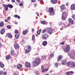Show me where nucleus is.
I'll return each instance as SVG.
<instances>
[{
  "label": "nucleus",
  "mask_w": 75,
  "mask_h": 75,
  "mask_svg": "<svg viewBox=\"0 0 75 75\" xmlns=\"http://www.w3.org/2000/svg\"><path fill=\"white\" fill-rule=\"evenodd\" d=\"M41 62V59L39 58H36L35 60L33 61L32 62V65L33 67H37L40 64Z\"/></svg>",
  "instance_id": "nucleus-1"
},
{
  "label": "nucleus",
  "mask_w": 75,
  "mask_h": 75,
  "mask_svg": "<svg viewBox=\"0 0 75 75\" xmlns=\"http://www.w3.org/2000/svg\"><path fill=\"white\" fill-rule=\"evenodd\" d=\"M3 7L4 8H5L6 11H7L8 10V7L10 8H12L13 7V5L10 4L7 5L4 4L3 5Z\"/></svg>",
  "instance_id": "nucleus-2"
},
{
  "label": "nucleus",
  "mask_w": 75,
  "mask_h": 75,
  "mask_svg": "<svg viewBox=\"0 0 75 75\" xmlns=\"http://www.w3.org/2000/svg\"><path fill=\"white\" fill-rule=\"evenodd\" d=\"M42 40H47L49 37V35L47 33L43 34L42 36Z\"/></svg>",
  "instance_id": "nucleus-3"
},
{
  "label": "nucleus",
  "mask_w": 75,
  "mask_h": 75,
  "mask_svg": "<svg viewBox=\"0 0 75 75\" xmlns=\"http://www.w3.org/2000/svg\"><path fill=\"white\" fill-rule=\"evenodd\" d=\"M26 47L28 50H25V52L26 53L30 52V51H31V46L28 45L27 46H26Z\"/></svg>",
  "instance_id": "nucleus-4"
},
{
  "label": "nucleus",
  "mask_w": 75,
  "mask_h": 75,
  "mask_svg": "<svg viewBox=\"0 0 75 75\" xmlns=\"http://www.w3.org/2000/svg\"><path fill=\"white\" fill-rule=\"evenodd\" d=\"M48 11L50 13H52L53 15H54V8L51 7L49 8Z\"/></svg>",
  "instance_id": "nucleus-5"
},
{
  "label": "nucleus",
  "mask_w": 75,
  "mask_h": 75,
  "mask_svg": "<svg viewBox=\"0 0 75 75\" xmlns=\"http://www.w3.org/2000/svg\"><path fill=\"white\" fill-rule=\"evenodd\" d=\"M47 32L49 34H51L52 33V28H47Z\"/></svg>",
  "instance_id": "nucleus-6"
},
{
  "label": "nucleus",
  "mask_w": 75,
  "mask_h": 75,
  "mask_svg": "<svg viewBox=\"0 0 75 75\" xmlns=\"http://www.w3.org/2000/svg\"><path fill=\"white\" fill-rule=\"evenodd\" d=\"M70 50V46L68 45H67L66 48L65 49V51L66 52H68Z\"/></svg>",
  "instance_id": "nucleus-7"
},
{
  "label": "nucleus",
  "mask_w": 75,
  "mask_h": 75,
  "mask_svg": "<svg viewBox=\"0 0 75 75\" xmlns=\"http://www.w3.org/2000/svg\"><path fill=\"white\" fill-rule=\"evenodd\" d=\"M14 48L15 49H17L19 48V45L18 44L15 43L14 45Z\"/></svg>",
  "instance_id": "nucleus-8"
},
{
  "label": "nucleus",
  "mask_w": 75,
  "mask_h": 75,
  "mask_svg": "<svg viewBox=\"0 0 75 75\" xmlns=\"http://www.w3.org/2000/svg\"><path fill=\"white\" fill-rule=\"evenodd\" d=\"M5 33V28H2L1 30L0 33L1 34H4Z\"/></svg>",
  "instance_id": "nucleus-9"
},
{
  "label": "nucleus",
  "mask_w": 75,
  "mask_h": 75,
  "mask_svg": "<svg viewBox=\"0 0 75 75\" xmlns=\"http://www.w3.org/2000/svg\"><path fill=\"white\" fill-rule=\"evenodd\" d=\"M70 9L71 10H75V4H73L71 5L70 7Z\"/></svg>",
  "instance_id": "nucleus-10"
},
{
  "label": "nucleus",
  "mask_w": 75,
  "mask_h": 75,
  "mask_svg": "<svg viewBox=\"0 0 75 75\" xmlns=\"http://www.w3.org/2000/svg\"><path fill=\"white\" fill-rule=\"evenodd\" d=\"M73 74H74V72L72 71H68L66 72V74L67 75H72Z\"/></svg>",
  "instance_id": "nucleus-11"
},
{
  "label": "nucleus",
  "mask_w": 75,
  "mask_h": 75,
  "mask_svg": "<svg viewBox=\"0 0 75 75\" xmlns=\"http://www.w3.org/2000/svg\"><path fill=\"white\" fill-rule=\"evenodd\" d=\"M51 2L53 4H56L58 3V0H51Z\"/></svg>",
  "instance_id": "nucleus-12"
},
{
  "label": "nucleus",
  "mask_w": 75,
  "mask_h": 75,
  "mask_svg": "<svg viewBox=\"0 0 75 75\" xmlns=\"http://www.w3.org/2000/svg\"><path fill=\"white\" fill-rule=\"evenodd\" d=\"M25 65L27 67H28V68H30V67H31V64H30V63H28V62H25Z\"/></svg>",
  "instance_id": "nucleus-13"
},
{
  "label": "nucleus",
  "mask_w": 75,
  "mask_h": 75,
  "mask_svg": "<svg viewBox=\"0 0 75 75\" xmlns=\"http://www.w3.org/2000/svg\"><path fill=\"white\" fill-rule=\"evenodd\" d=\"M47 41H43L42 42V45L43 46H46L47 45Z\"/></svg>",
  "instance_id": "nucleus-14"
},
{
  "label": "nucleus",
  "mask_w": 75,
  "mask_h": 75,
  "mask_svg": "<svg viewBox=\"0 0 75 75\" xmlns=\"http://www.w3.org/2000/svg\"><path fill=\"white\" fill-rule=\"evenodd\" d=\"M67 66L69 67V68H71V63L70 62H68L67 63Z\"/></svg>",
  "instance_id": "nucleus-15"
},
{
  "label": "nucleus",
  "mask_w": 75,
  "mask_h": 75,
  "mask_svg": "<svg viewBox=\"0 0 75 75\" xmlns=\"http://www.w3.org/2000/svg\"><path fill=\"white\" fill-rule=\"evenodd\" d=\"M74 67H75V62H73L71 63V66H70V68H74Z\"/></svg>",
  "instance_id": "nucleus-16"
},
{
  "label": "nucleus",
  "mask_w": 75,
  "mask_h": 75,
  "mask_svg": "<svg viewBox=\"0 0 75 75\" xmlns=\"http://www.w3.org/2000/svg\"><path fill=\"white\" fill-rule=\"evenodd\" d=\"M67 63L66 60H63L62 61V65H65Z\"/></svg>",
  "instance_id": "nucleus-17"
},
{
  "label": "nucleus",
  "mask_w": 75,
  "mask_h": 75,
  "mask_svg": "<svg viewBox=\"0 0 75 75\" xmlns=\"http://www.w3.org/2000/svg\"><path fill=\"white\" fill-rule=\"evenodd\" d=\"M60 8L61 10H65V5H62L60 6Z\"/></svg>",
  "instance_id": "nucleus-18"
},
{
  "label": "nucleus",
  "mask_w": 75,
  "mask_h": 75,
  "mask_svg": "<svg viewBox=\"0 0 75 75\" xmlns=\"http://www.w3.org/2000/svg\"><path fill=\"white\" fill-rule=\"evenodd\" d=\"M69 23H71V24H73L74 23V21L72 20V19L71 18L69 19Z\"/></svg>",
  "instance_id": "nucleus-19"
},
{
  "label": "nucleus",
  "mask_w": 75,
  "mask_h": 75,
  "mask_svg": "<svg viewBox=\"0 0 75 75\" xmlns=\"http://www.w3.org/2000/svg\"><path fill=\"white\" fill-rule=\"evenodd\" d=\"M62 16H67V12L66 11H64L62 12Z\"/></svg>",
  "instance_id": "nucleus-20"
},
{
  "label": "nucleus",
  "mask_w": 75,
  "mask_h": 75,
  "mask_svg": "<svg viewBox=\"0 0 75 75\" xmlns=\"http://www.w3.org/2000/svg\"><path fill=\"white\" fill-rule=\"evenodd\" d=\"M48 71V68L43 69L42 70V72H46Z\"/></svg>",
  "instance_id": "nucleus-21"
},
{
  "label": "nucleus",
  "mask_w": 75,
  "mask_h": 75,
  "mask_svg": "<svg viewBox=\"0 0 75 75\" xmlns=\"http://www.w3.org/2000/svg\"><path fill=\"white\" fill-rule=\"evenodd\" d=\"M14 55V50H12L11 51V55Z\"/></svg>",
  "instance_id": "nucleus-22"
},
{
  "label": "nucleus",
  "mask_w": 75,
  "mask_h": 75,
  "mask_svg": "<svg viewBox=\"0 0 75 75\" xmlns=\"http://www.w3.org/2000/svg\"><path fill=\"white\" fill-rule=\"evenodd\" d=\"M28 30H25L22 33L23 35H25V34H27V33H28Z\"/></svg>",
  "instance_id": "nucleus-23"
},
{
  "label": "nucleus",
  "mask_w": 75,
  "mask_h": 75,
  "mask_svg": "<svg viewBox=\"0 0 75 75\" xmlns=\"http://www.w3.org/2000/svg\"><path fill=\"white\" fill-rule=\"evenodd\" d=\"M7 34L8 35L7 36L8 37L10 38H12V35L11 34L8 33Z\"/></svg>",
  "instance_id": "nucleus-24"
},
{
  "label": "nucleus",
  "mask_w": 75,
  "mask_h": 75,
  "mask_svg": "<svg viewBox=\"0 0 75 75\" xmlns=\"http://www.w3.org/2000/svg\"><path fill=\"white\" fill-rule=\"evenodd\" d=\"M22 67V65L21 64L18 65L17 66V68L18 69H21Z\"/></svg>",
  "instance_id": "nucleus-25"
},
{
  "label": "nucleus",
  "mask_w": 75,
  "mask_h": 75,
  "mask_svg": "<svg viewBox=\"0 0 75 75\" xmlns=\"http://www.w3.org/2000/svg\"><path fill=\"white\" fill-rule=\"evenodd\" d=\"M4 22L3 21H1L0 23V27H3L4 26Z\"/></svg>",
  "instance_id": "nucleus-26"
},
{
  "label": "nucleus",
  "mask_w": 75,
  "mask_h": 75,
  "mask_svg": "<svg viewBox=\"0 0 75 75\" xmlns=\"http://www.w3.org/2000/svg\"><path fill=\"white\" fill-rule=\"evenodd\" d=\"M14 17L15 18H17L18 19H20V17L17 15H15Z\"/></svg>",
  "instance_id": "nucleus-27"
},
{
  "label": "nucleus",
  "mask_w": 75,
  "mask_h": 75,
  "mask_svg": "<svg viewBox=\"0 0 75 75\" xmlns=\"http://www.w3.org/2000/svg\"><path fill=\"white\" fill-rule=\"evenodd\" d=\"M0 65L1 68H4V64L2 63L1 62H0Z\"/></svg>",
  "instance_id": "nucleus-28"
},
{
  "label": "nucleus",
  "mask_w": 75,
  "mask_h": 75,
  "mask_svg": "<svg viewBox=\"0 0 75 75\" xmlns=\"http://www.w3.org/2000/svg\"><path fill=\"white\" fill-rule=\"evenodd\" d=\"M62 19L63 20H66V18H67V16H62Z\"/></svg>",
  "instance_id": "nucleus-29"
},
{
  "label": "nucleus",
  "mask_w": 75,
  "mask_h": 75,
  "mask_svg": "<svg viewBox=\"0 0 75 75\" xmlns=\"http://www.w3.org/2000/svg\"><path fill=\"white\" fill-rule=\"evenodd\" d=\"M40 33H41V29L38 30L37 32V34H38V35H40Z\"/></svg>",
  "instance_id": "nucleus-30"
},
{
  "label": "nucleus",
  "mask_w": 75,
  "mask_h": 75,
  "mask_svg": "<svg viewBox=\"0 0 75 75\" xmlns=\"http://www.w3.org/2000/svg\"><path fill=\"white\" fill-rule=\"evenodd\" d=\"M62 57H58L57 59V61H59V60H61V59H62Z\"/></svg>",
  "instance_id": "nucleus-31"
},
{
  "label": "nucleus",
  "mask_w": 75,
  "mask_h": 75,
  "mask_svg": "<svg viewBox=\"0 0 75 75\" xmlns=\"http://www.w3.org/2000/svg\"><path fill=\"white\" fill-rule=\"evenodd\" d=\"M32 40L33 41H34L35 40V36L34 35H32Z\"/></svg>",
  "instance_id": "nucleus-32"
},
{
  "label": "nucleus",
  "mask_w": 75,
  "mask_h": 75,
  "mask_svg": "<svg viewBox=\"0 0 75 75\" xmlns=\"http://www.w3.org/2000/svg\"><path fill=\"white\" fill-rule=\"evenodd\" d=\"M15 37L16 38H17H17H18V37H19V36H20V34H18V35H15Z\"/></svg>",
  "instance_id": "nucleus-33"
},
{
  "label": "nucleus",
  "mask_w": 75,
  "mask_h": 75,
  "mask_svg": "<svg viewBox=\"0 0 75 75\" xmlns=\"http://www.w3.org/2000/svg\"><path fill=\"white\" fill-rule=\"evenodd\" d=\"M11 57H6V59L7 60H8V59H10V58H11Z\"/></svg>",
  "instance_id": "nucleus-34"
},
{
  "label": "nucleus",
  "mask_w": 75,
  "mask_h": 75,
  "mask_svg": "<svg viewBox=\"0 0 75 75\" xmlns=\"http://www.w3.org/2000/svg\"><path fill=\"white\" fill-rule=\"evenodd\" d=\"M14 32L15 34H18V31L17 30H16Z\"/></svg>",
  "instance_id": "nucleus-35"
},
{
  "label": "nucleus",
  "mask_w": 75,
  "mask_h": 75,
  "mask_svg": "<svg viewBox=\"0 0 75 75\" xmlns=\"http://www.w3.org/2000/svg\"><path fill=\"white\" fill-rule=\"evenodd\" d=\"M63 25V27H64V28H65L67 27V26H66V25H65V24L64 23Z\"/></svg>",
  "instance_id": "nucleus-36"
},
{
  "label": "nucleus",
  "mask_w": 75,
  "mask_h": 75,
  "mask_svg": "<svg viewBox=\"0 0 75 75\" xmlns=\"http://www.w3.org/2000/svg\"><path fill=\"white\" fill-rule=\"evenodd\" d=\"M2 74L3 75V71H0V75H2Z\"/></svg>",
  "instance_id": "nucleus-37"
},
{
  "label": "nucleus",
  "mask_w": 75,
  "mask_h": 75,
  "mask_svg": "<svg viewBox=\"0 0 75 75\" xmlns=\"http://www.w3.org/2000/svg\"><path fill=\"white\" fill-rule=\"evenodd\" d=\"M7 28H8V29H11V27L9 25H8L7 26Z\"/></svg>",
  "instance_id": "nucleus-38"
},
{
  "label": "nucleus",
  "mask_w": 75,
  "mask_h": 75,
  "mask_svg": "<svg viewBox=\"0 0 75 75\" xmlns=\"http://www.w3.org/2000/svg\"><path fill=\"white\" fill-rule=\"evenodd\" d=\"M47 31V30L45 29H44L43 30L42 33H45Z\"/></svg>",
  "instance_id": "nucleus-39"
},
{
  "label": "nucleus",
  "mask_w": 75,
  "mask_h": 75,
  "mask_svg": "<svg viewBox=\"0 0 75 75\" xmlns=\"http://www.w3.org/2000/svg\"><path fill=\"white\" fill-rule=\"evenodd\" d=\"M41 23L42 24H45V23H46L45 22V21H42V22H41Z\"/></svg>",
  "instance_id": "nucleus-40"
},
{
  "label": "nucleus",
  "mask_w": 75,
  "mask_h": 75,
  "mask_svg": "<svg viewBox=\"0 0 75 75\" xmlns=\"http://www.w3.org/2000/svg\"><path fill=\"white\" fill-rule=\"evenodd\" d=\"M7 71H4V74L3 73L4 75H7Z\"/></svg>",
  "instance_id": "nucleus-41"
},
{
  "label": "nucleus",
  "mask_w": 75,
  "mask_h": 75,
  "mask_svg": "<svg viewBox=\"0 0 75 75\" xmlns=\"http://www.w3.org/2000/svg\"><path fill=\"white\" fill-rule=\"evenodd\" d=\"M19 6H23V4L22 3H20L19 4Z\"/></svg>",
  "instance_id": "nucleus-42"
},
{
  "label": "nucleus",
  "mask_w": 75,
  "mask_h": 75,
  "mask_svg": "<svg viewBox=\"0 0 75 75\" xmlns=\"http://www.w3.org/2000/svg\"><path fill=\"white\" fill-rule=\"evenodd\" d=\"M50 57H54V54L52 53L50 55Z\"/></svg>",
  "instance_id": "nucleus-43"
},
{
  "label": "nucleus",
  "mask_w": 75,
  "mask_h": 75,
  "mask_svg": "<svg viewBox=\"0 0 75 75\" xmlns=\"http://www.w3.org/2000/svg\"><path fill=\"white\" fill-rule=\"evenodd\" d=\"M32 3H35L36 1V0H31Z\"/></svg>",
  "instance_id": "nucleus-44"
},
{
  "label": "nucleus",
  "mask_w": 75,
  "mask_h": 75,
  "mask_svg": "<svg viewBox=\"0 0 75 75\" xmlns=\"http://www.w3.org/2000/svg\"><path fill=\"white\" fill-rule=\"evenodd\" d=\"M72 18H73V19L74 20H75V15H73L72 16Z\"/></svg>",
  "instance_id": "nucleus-45"
},
{
  "label": "nucleus",
  "mask_w": 75,
  "mask_h": 75,
  "mask_svg": "<svg viewBox=\"0 0 75 75\" xmlns=\"http://www.w3.org/2000/svg\"><path fill=\"white\" fill-rule=\"evenodd\" d=\"M55 66H56V67H58V63H55Z\"/></svg>",
  "instance_id": "nucleus-46"
},
{
  "label": "nucleus",
  "mask_w": 75,
  "mask_h": 75,
  "mask_svg": "<svg viewBox=\"0 0 75 75\" xmlns=\"http://www.w3.org/2000/svg\"><path fill=\"white\" fill-rule=\"evenodd\" d=\"M65 44V43L64 42H62L61 43H60V45H64V44Z\"/></svg>",
  "instance_id": "nucleus-47"
},
{
  "label": "nucleus",
  "mask_w": 75,
  "mask_h": 75,
  "mask_svg": "<svg viewBox=\"0 0 75 75\" xmlns=\"http://www.w3.org/2000/svg\"><path fill=\"white\" fill-rule=\"evenodd\" d=\"M32 32H34V31H35V30H34V29L32 28Z\"/></svg>",
  "instance_id": "nucleus-48"
},
{
  "label": "nucleus",
  "mask_w": 75,
  "mask_h": 75,
  "mask_svg": "<svg viewBox=\"0 0 75 75\" xmlns=\"http://www.w3.org/2000/svg\"><path fill=\"white\" fill-rule=\"evenodd\" d=\"M38 12H36V14H37V16H40V15H39V14L38 13Z\"/></svg>",
  "instance_id": "nucleus-49"
},
{
  "label": "nucleus",
  "mask_w": 75,
  "mask_h": 75,
  "mask_svg": "<svg viewBox=\"0 0 75 75\" xmlns=\"http://www.w3.org/2000/svg\"><path fill=\"white\" fill-rule=\"evenodd\" d=\"M10 18H10V17H8V20H10Z\"/></svg>",
  "instance_id": "nucleus-50"
},
{
  "label": "nucleus",
  "mask_w": 75,
  "mask_h": 75,
  "mask_svg": "<svg viewBox=\"0 0 75 75\" xmlns=\"http://www.w3.org/2000/svg\"><path fill=\"white\" fill-rule=\"evenodd\" d=\"M37 4H34V6L35 7H36V6H37Z\"/></svg>",
  "instance_id": "nucleus-51"
},
{
  "label": "nucleus",
  "mask_w": 75,
  "mask_h": 75,
  "mask_svg": "<svg viewBox=\"0 0 75 75\" xmlns=\"http://www.w3.org/2000/svg\"><path fill=\"white\" fill-rule=\"evenodd\" d=\"M12 3H14V2H15V0H12Z\"/></svg>",
  "instance_id": "nucleus-52"
},
{
  "label": "nucleus",
  "mask_w": 75,
  "mask_h": 75,
  "mask_svg": "<svg viewBox=\"0 0 75 75\" xmlns=\"http://www.w3.org/2000/svg\"><path fill=\"white\" fill-rule=\"evenodd\" d=\"M41 68L42 69H44V66H41Z\"/></svg>",
  "instance_id": "nucleus-53"
},
{
  "label": "nucleus",
  "mask_w": 75,
  "mask_h": 75,
  "mask_svg": "<svg viewBox=\"0 0 75 75\" xmlns=\"http://www.w3.org/2000/svg\"><path fill=\"white\" fill-rule=\"evenodd\" d=\"M66 5L67 6H68V3H67L66 4Z\"/></svg>",
  "instance_id": "nucleus-54"
},
{
  "label": "nucleus",
  "mask_w": 75,
  "mask_h": 75,
  "mask_svg": "<svg viewBox=\"0 0 75 75\" xmlns=\"http://www.w3.org/2000/svg\"><path fill=\"white\" fill-rule=\"evenodd\" d=\"M14 75H17V74L16 73H15L14 74Z\"/></svg>",
  "instance_id": "nucleus-55"
},
{
  "label": "nucleus",
  "mask_w": 75,
  "mask_h": 75,
  "mask_svg": "<svg viewBox=\"0 0 75 75\" xmlns=\"http://www.w3.org/2000/svg\"><path fill=\"white\" fill-rule=\"evenodd\" d=\"M2 46V44H1V43H0V47H1Z\"/></svg>",
  "instance_id": "nucleus-56"
},
{
  "label": "nucleus",
  "mask_w": 75,
  "mask_h": 75,
  "mask_svg": "<svg viewBox=\"0 0 75 75\" xmlns=\"http://www.w3.org/2000/svg\"><path fill=\"white\" fill-rule=\"evenodd\" d=\"M8 19L7 20H5V22H7V21H8Z\"/></svg>",
  "instance_id": "nucleus-57"
},
{
  "label": "nucleus",
  "mask_w": 75,
  "mask_h": 75,
  "mask_svg": "<svg viewBox=\"0 0 75 75\" xmlns=\"http://www.w3.org/2000/svg\"><path fill=\"white\" fill-rule=\"evenodd\" d=\"M16 1L17 2H20V0H16Z\"/></svg>",
  "instance_id": "nucleus-58"
},
{
  "label": "nucleus",
  "mask_w": 75,
  "mask_h": 75,
  "mask_svg": "<svg viewBox=\"0 0 75 75\" xmlns=\"http://www.w3.org/2000/svg\"><path fill=\"white\" fill-rule=\"evenodd\" d=\"M52 72V71H50V73H51V72Z\"/></svg>",
  "instance_id": "nucleus-59"
},
{
  "label": "nucleus",
  "mask_w": 75,
  "mask_h": 75,
  "mask_svg": "<svg viewBox=\"0 0 75 75\" xmlns=\"http://www.w3.org/2000/svg\"><path fill=\"white\" fill-rule=\"evenodd\" d=\"M60 29L61 30H62V28H61Z\"/></svg>",
  "instance_id": "nucleus-60"
},
{
  "label": "nucleus",
  "mask_w": 75,
  "mask_h": 75,
  "mask_svg": "<svg viewBox=\"0 0 75 75\" xmlns=\"http://www.w3.org/2000/svg\"><path fill=\"white\" fill-rule=\"evenodd\" d=\"M60 25H62V23H60Z\"/></svg>",
  "instance_id": "nucleus-61"
},
{
  "label": "nucleus",
  "mask_w": 75,
  "mask_h": 75,
  "mask_svg": "<svg viewBox=\"0 0 75 75\" xmlns=\"http://www.w3.org/2000/svg\"><path fill=\"white\" fill-rule=\"evenodd\" d=\"M45 75H48V74H46Z\"/></svg>",
  "instance_id": "nucleus-62"
},
{
  "label": "nucleus",
  "mask_w": 75,
  "mask_h": 75,
  "mask_svg": "<svg viewBox=\"0 0 75 75\" xmlns=\"http://www.w3.org/2000/svg\"><path fill=\"white\" fill-rule=\"evenodd\" d=\"M59 57H62V56L61 55H60V56H59Z\"/></svg>",
  "instance_id": "nucleus-63"
},
{
  "label": "nucleus",
  "mask_w": 75,
  "mask_h": 75,
  "mask_svg": "<svg viewBox=\"0 0 75 75\" xmlns=\"http://www.w3.org/2000/svg\"><path fill=\"white\" fill-rule=\"evenodd\" d=\"M74 41H75V39H74Z\"/></svg>",
  "instance_id": "nucleus-64"
}]
</instances>
